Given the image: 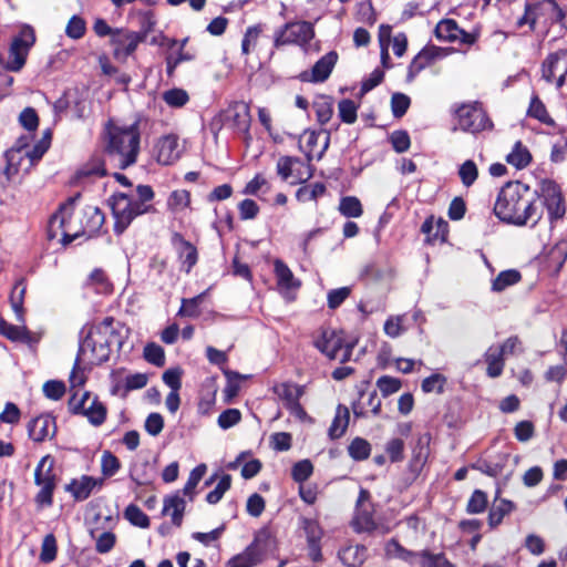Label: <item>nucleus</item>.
<instances>
[{"label": "nucleus", "instance_id": "f257e3e1", "mask_svg": "<svg viewBox=\"0 0 567 567\" xmlns=\"http://www.w3.org/2000/svg\"><path fill=\"white\" fill-rule=\"evenodd\" d=\"M114 319L104 318L99 324L84 327L87 329L85 338L81 341L79 351L69 377L72 389L84 385L86 381L85 365H99L106 362L111 354V343L114 337Z\"/></svg>", "mask_w": 567, "mask_h": 567}, {"label": "nucleus", "instance_id": "f03ea898", "mask_svg": "<svg viewBox=\"0 0 567 567\" xmlns=\"http://www.w3.org/2000/svg\"><path fill=\"white\" fill-rule=\"evenodd\" d=\"M494 213L507 224L530 227L536 226L543 216L530 187L520 182H508L501 188Z\"/></svg>", "mask_w": 567, "mask_h": 567}, {"label": "nucleus", "instance_id": "7ed1b4c3", "mask_svg": "<svg viewBox=\"0 0 567 567\" xmlns=\"http://www.w3.org/2000/svg\"><path fill=\"white\" fill-rule=\"evenodd\" d=\"M155 193L150 185H137L130 193H115L109 198V206L114 218V233L122 235L132 221L142 215L155 210L152 202Z\"/></svg>", "mask_w": 567, "mask_h": 567}, {"label": "nucleus", "instance_id": "20e7f679", "mask_svg": "<svg viewBox=\"0 0 567 567\" xmlns=\"http://www.w3.org/2000/svg\"><path fill=\"white\" fill-rule=\"evenodd\" d=\"M141 134L137 123L107 127L105 154L121 169L134 165L140 153Z\"/></svg>", "mask_w": 567, "mask_h": 567}, {"label": "nucleus", "instance_id": "39448f33", "mask_svg": "<svg viewBox=\"0 0 567 567\" xmlns=\"http://www.w3.org/2000/svg\"><path fill=\"white\" fill-rule=\"evenodd\" d=\"M34 484L40 487L34 501L39 507H49L53 503V493L58 484L54 473V458L51 455L43 456L34 471Z\"/></svg>", "mask_w": 567, "mask_h": 567}, {"label": "nucleus", "instance_id": "423d86ee", "mask_svg": "<svg viewBox=\"0 0 567 567\" xmlns=\"http://www.w3.org/2000/svg\"><path fill=\"white\" fill-rule=\"evenodd\" d=\"M539 204L544 210L546 208L550 226L563 219L566 214V202L560 186L550 179H545L540 184L538 193Z\"/></svg>", "mask_w": 567, "mask_h": 567}, {"label": "nucleus", "instance_id": "0eeeda50", "mask_svg": "<svg viewBox=\"0 0 567 567\" xmlns=\"http://www.w3.org/2000/svg\"><path fill=\"white\" fill-rule=\"evenodd\" d=\"M220 123L243 136L246 143L252 137L250 134L251 114L249 105L243 101L230 103L219 114Z\"/></svg>", "mask_w": 567, "mask_h": 567}, {"label": "nucleus", "instance_id": "6e6552de", "mask_svg": "<svg viewBox=\"0 0 567 567\" xmlns=\"http://www.w3.org/2000/svg\"><path fill=\"white\" fill-rule=\"evenodd\" d=\"M274 393L285 402L289 411V421L295 423H311L312 419L300 405L299 400L303 394V388L291 383L282 382L274 386Z\"/></svg>", "mask_w": 567, "mask_h": 567}, {"label": "nucleus", "instance_id": "1a4fd4ad", "mask_svg": "<svg viewBox=\"0 0 567 567\" xmlns=\"http://www.w3.org/2000/svg\"><path fill=\"white\" fill-rule=\"evenodd\" d=\"M69 409L73 414L86 416L93 425H101L107 413L104 403L90 392H84L80 398L74 392L69 400Z\"/></svg>", "mask_w": 567, "mask_h": 567}, {"label": "nucleus", "instance_id": "9d476101", "mask_svg": "<svg viewBox=\"0 0 567 567\" xmlns=\"http://www.w3.org/2000/svg\"><path fill=\"white\" fill-rule=\"evenodd\" d=\"M312 23L308 21L288 22L274 33V45L280 48L287 44L306 45L313 38Z\"/></svg>", "mask_w": 567, "mask_h": 567}, {"label": "nucleus", "instance_id": "9b49d317", "mask_svg": "<svg viewBox=\"0 0 567 567\" xmlns=\"http://www.w3.org/2000/svg\"><path fill=\"white\" fill-rule=\"evenodd\" d=\"M315 347L329 359H339L347 362L353 350V344H344L340 333L332 329H322L320 336L313 341Z\"/></svg>", "mask_w": 567, "mask_h": 567}, {"label": "nucleus", "instance_id": "f8f14e48", "mask_svg": "<svg viewBox=\"0 0 567 567\" xmlns=\"http://www.w3.org/2000/svg\"><path fill=\"white\" fill-rule=\"evenodd\" d=\"M455 113L457 116V125L464 132L476 134L493 125L486 112L477 102L462 104L457 107Z\"/></svg>", "mask_w": 567, "mask_h": 567}, {"label": "nucleus", "instance_id": "ddd939ff", "mask_svg": "<svg viewBox=\"0 0 567 567\" xmlns=\"http://www.w3.org/2000/svg\"><path fill=\"white\" fill-rule=\"evenodd\" d=\"M276 169L282 181L293 178L291 184L305 183L313 175V169L310 163H305L301 158L295 156L279 157Z\"/></svg>", "mask_w": 567, "mask_h": 567}, {"label": "nucleus", "instance_id": "4468645a", "mask_svg": "<svg viewBox=\"0 0 567 567\" xmlns=\"http://www.w3.org/2000/svg\"><path fill=\"white\" fill-rule=\"evenodd\" d=\"M83 219H81V228L79 230H75L73 234H70L69 231L63 233V239H61V243L63 246L70 245L72 241H74L76 238H79L82 235L87 234L89 237H92L95 235L101 227L103 226L105 221L104 214L102 210L96 206H87L82 212Z\"/></svg>", "mask_w": 567, "mask_h": 567}, {"label": "nucleus", "instance_id": "2eb2a0df", "mask_svg": "<svg viewBox=\"0 0 567 567\" xmlns=\"http://www.w3.org/2000/svg\"><path fill=\"white\" fill-rule=\"evenodd\" d=\"M543 79L559 89L567 83V49L550 53L542 65Z\"/></svg>", "mask_w": 567, "mask_h": 567}, {"label": "nucleus", "instance_id": "dca6fc26", "mask_svg": "<svg viewBox=\"0 0 567 567\" xmlns=\"http://www.w3.org/2000/svg\"><path fill=\"white\" fill-rule=\"evenodd\" d=\"M369 492L361 489L357 501L355 516L352 520L353 527L357 532L374 533L381 529V533H384L373 518L372 506L369 503Z\"/></svg>", "mask_w": 567, "mask_h": 567}, {"label": "nucleus", "instance_id": "f3484780", "mask_svg": "<svg viewBox=\"0 0 567 567\" xmlns=\"http://www.w3.org/2000/svg\"><path fill=\"white\" fill-rule=\"evenodd\" d=\"M110 42L113 47L114 59L124 62L136 51L138 44L142 43V40L135 31L116 29V32H114Z\"/></svg>", "mask_w": 567, "mask_h": 567}, {"label": "nucleus", "instance_id": "a211bd4d", "mask_svg": "<svg viewBox=\"0 0 567 567\" xmlns=\"http://www.w3.org/2000/svg\"><path fill=\"white\" fill-rule=\"evenodd\" d=\"M337 61H338L337 52L330 51L315 63L311 71H305V72L300 73L299 78L303 82H312V83L324 82L330 76Z\"/></svg>", "mask_w": 567, "mask_h": 567}, {"label": "nucleus", "instance_id": "6ab92c4d", "mask_svg": "<svg viewBox=\"0 0 567 567\" xmlns=\"http://www.w3.org/2000/svg\"><path fill=\"white\" fill-rule=\"evenodd\" d=\"M76 197L69 198L66 203L60 205L59 209L51 215L48 221L47 237L49 240H53L59 235H63L64 231H69L70 226L68 219L72 215V206L74 205Z\"/></svg>", "mask_w": 567, "mask_h": 567}, {"label": "nucleus", "instance_id": "aec40b11", "mask_svg": "<svg viewBox=\"0 0 567 567\" xmlns=\"http://www.w3.org/2000/svg\"><path fill=\"white\" fill-rule=\"evenodd\" d=\"M157 162L163 165H171L179 157L182 150L179 147L178 137L174 134L163 136L156 144Z\"/></svg>", "mask_w": 567, "mask_h": 567}, {"label": "nucleus", "instance_id": "412c9836", "mask_svg": "<svg viewBox=\"0 0 567 567\" xmlns=\"http://www.w3.org/2000/svg\"><path fill=\"white\" fill-rule=\"evenodd\" d=\"M440 56L441 50L435 47L422 49L409 65L406 81L412 82L422 70L430 66Z\"/></svg>", "mask_w": 567, "mask_h": 567}, {"label": "nucleus", "instance_id": "4be33fe9", "mask_svg": "<svg viewBox=\"0 0 567 567\" xmlns=\"http://www.w3.org/2000/svg\"><path fill=\"white\" fill-rule=\"evenodd\" d=\"M261 560L260 536L240 554L228 560L226 567H254Z\"/></svg>", "mask_w": 567, "mask_h": 567}, {"label": "nucleus", "instance_id": "5701e85b", "mask_svg": "<svg viewBox=\"0 0 567 567\" xmlns=\"http://www.w3.org/2000/svg\"><path fill=\"white\" fill-rule=\"evenodd\" d=\"M381 406V401L377 395V392L361 393L358 402L353 403L352 412L354 415V422L360 419H367L368 414H377Z\"/></svg>", "mask_w": 567, "mask_h": 567}, {"label": "nucleus", "instance_id": "b1692460", "mask_svg": "<svg viewBox=\"0 0 567 567\" xmlns=\"http://www.w3.org/2000/svg\"><path fill=\"white\" fill-rule=\"evenodd\" d=\"M274 272L280 292L296 290L301 286V282L295 278L290 268L281 259L274 261Z\"/></svg>", "mask_w": 567, "mask_h": 567}, {"label": "nucleus", "instance_id": "393cba45", "mask_svg": "<svg viewBox=\"0 0 567 567\" xmlns=\"http://www.w3.org/2000/svg\"><path fill=\"white\" fill-rule=\"evenodd\" d=\"M102 484V478L97 480L83 475L80 480H73L66 486V491H69L76 501H84L89 498L94 487L101 486Z\"/></svg>", "mask_w": 567, "mask_h": 567}, {"label": "nucleus", "instance_id": "a878e982", "mask_svg": "<svg viewBox=\"0 0 567 567\" xmlns=\"http://www.w3.org/2000/svg\"><path fill=\"white\" fill-rule=\"evenodd\" d=\"M339 559L347 567H360L367 559V548L359 544L343 546L338 553Z\"/></svg>", "mask_w": 567, "mask_h": 567}, {"label": "nucleus", "instance_id": "bb28decb", "mask_svg": "<svg viewBox=\"0 0 567 567\" xmlns=\"http://www.w3.org/2000/svg\"><path fill=\"white\" fill-rule=\"evenodd\" d=\"M320 136H323V144H322L321 150L316 155L318 159H320L322 157V155L324 154V152L327 151V148L329 146L330 132L327 130H321L318 132L317 131H306L305 132V137H306L305 152H306L307 159L309 163L315 157V155H313L315 147L317 146Z\"/></svg>", "mask_w": 567, "mask_h": 567}, {"label": "nucleus", "instance_id": "cd10ccee", "mask_svg": "<svg viewBox=\"0 0 567 567\" xmlns=\"http://www.w3.org/2000/svg\"><path fill=\"white\" fill-rule=\"evenodd\" d=\"M175 241L178 244V256L182 260V265L185 271L189 272L197 262V249L192 243L184 239L183 236L178 234L175 235Z\"/></svg>", "mask_w": 567, "mask_h": 567}, {"label": "nucleus", "instance_id": "c85d7f7f", "mask_svg": "<svg viewBox=\"0 0 567 567\" xmlns=\"http://www.w3.org/2000/svg\"><path fill=\"white\" fill-rule=\"evenodd\" d=\"M185 501L178 495H174L165 498L163 515H169L175 526L179 527L183 522V515L185 511Z\"/></svg>", "mask_w": 567, "mask_h": 567}, {"label": "nucleus", "instance_id": "c756f323", "mask_svg": "<svg viewBox=\"0 0 567 567\" xmlns=\"http://www.w3.org/2000/svg\"><path fill=\"white\" fill-rule=\"evenodd\" d=\"M540 11H546L544 0H537L536 2H526L525 12L523 17H520L516 22L517 27L522 28L527 24L529 31H533L535 29L536 20Z\"/></svg>", "mask_w": 567, "mask_h": 567}, {"label": "nucleus", "instance_id": "7c9ffc66", "mask_svg": "<svg viewBox=\"0 0 567 567\" xmlns=\"http://www.w3.org/2000/svg\"><path fill=\"white\" fill-rule=\"evenodd\" d=\"M506 161L517 169H522L532 162V154L520 141H517L512 152L506 156Z\"/></svg>", "mask_w": 567, "mask_h": 567}, {"label": "nucleus", "instance_id": "2f4dec72", "mask_svg": "<svg viewBox=\"0 0 567 567\" xmlns=\"http://www.w3.org/2000/svg\"><path fill=\"white\" fill-rule=\"evenodd\" d=\"M485 361L487 363L486 373L489 378H498L504 370V357L497 351L495 346H491L485 354Z\"/></svg>", "mask_w": 567, "mask_h": 567}, {"label": "nucleus", "instance_id": "473e14b6", "mask_svg": "<svg viewBox=\"0 0 567 567\" xmlns=\"http://www.w3.org/2000/svg\"><path fill=\"white\" fill-rule=\"evenodd\" d=\"M312 107L315 110L317 121L324 125L327 124L333 114V102L330 96L327 95H320L318 96L312 104Z\"/></svg>", "mask_w": 567, "mask_h": 567}, {"label": "nucleus", "instance_id": "72a5a7b5", "mask_svg": "<svg viewBox=\"0 0 567 567\" xmlns=\"http://www.w3.org/2000/svg\"><path fill=\"white\" fill-rule=\"evenodd\" d=\"M458 33H461V28L453 19H443L435 28L436 38L447 42H456Z\"/></svg>", "mask_w": 567, "mask_h": 567}, {"label": "nucleus", "instance_id": "f704fd0d", "mask_svg": "<svg viewBox=\"0 0 567 567\" xmlns=\"http://www.w3.org/2000/svg\"><path fill=\"white\" fill-rule=\"evenodd\" d=\"M522 279L519 271L515 269H508L501 271L498 276L492 282V290L495 292H502L506 288L516 285Z\"/></svg>", "mask_w": 567, "mask_h": 567}, {"label": "nucleus", "instance_id": "c9c22d12", "mask_svg": "<svg viewBox=\"0 0 567 567\" xmlns=\"http://www.w3.org/2000/svg\"><path fill=\"white\" fill-rule=\"evenodd\" d=\"M385 555L389 558H398L408 563H413L419 558V553L405 549L396 539H391L385 544Z\"/></svg>", "mask_w": 567, "mask_h": 567}, {"label": "nucleus", "instance_id": "e433bc0d", "mask_svg": "<svg viewBox=\"0 0 567 567\" xmlns=\"http://www.w3.org/2000/svg\"><path fill=\"white\" fill-rule=\"evenodd\" d=\"M25 295V284L23 279H20L13 287L10 295V302L12 310L16 313L17 320L23 322V300Z\"/></svg>", "mask_w": 567, "mask_h": 567}, {"label": "nucleus", "instance_id": "4c0bfd02", "mask_svg": "<svg viewBox=\"0 0 567 567\" xmlns=\"http://www.w3.org/2000/svg\"><path fill=\"white\" fill-rule=\"evenodd\" d=\"M514 508L515 505L507 499H501L498 503H494L488 514L489 526L493 528L498 526L502 523L503 518L506 515H508Z\"/></svg>", "mask_w": 567, "mask_h": 567}, {"label": "nucleus", "instance_id": "58836bf2", "mask_svg": "<svg viewBox=\"0 0 567 567\" xmlns=\"http://www.w3.org/2000/svg\"><path fill=\"white\" fill-rule=\"evenodd\" d=\"M527 115L538 120L543 124L554 125L555 122L547 112L545 104L542 102L537 94H534L530 99V103L527 110Z\"/></svg>", "mask_w": 567, "mask_h": 567}, {"label": "nucleus", "instance_id": "ea45409f", "mask_svg": "<svg viewBox=\"0 0 567 567\" xmlns=\"http://www.w3.org/2000/svg\"><path fill=\"white\" fill-rule=\"evenodd\" d=\"M339 212L347 218H359L363 214V207L358 197L344 196L340 199Z\"/></svg>", "mask_w": 567, "mask_h": 567}, {"label": "nucleus", "instance_id": "a19ab883", "mask_svg": "<svg viewBox=\"0 0 567 567\" xmlns=\"http://www.w3.org/2000/svg\"><path fill=\"white\" fill-rule=\"evenodd\" d=\"M28 52L25 49H21L17 43L11 42L9 49L10 60L7 62L4 69L12 72L20 71L25 64Z\"/></svg>", "mask_w": 567, "mask_h": 567}, {"label": "nucleus", "instance_id": "79ce46f5", "mask_svg": "<svg viewBox=\"0 0 567 567\" xmlns=\"http://www.w3.org/2000/svg\"><path fill=\"white\" fill-rule=\"evenodd\" d=\"M190 204V194L186 189H176L167 198V208L172 213H179Z\"/></svg>", "mask_w": 567, "mask_h": 567}, {"label": "nucleus", "instance_id": "37998d69", "mask_svg": "<svg viewBox=\"0 0 567 567\" xmlns=\"http://www.w3.org/2000/svg\"><path fill=\"white\" fill-rule=\"evenodd\" d=\"M51 138L52 134L50 130H47L43 133L42 138L32 147V150L24 151V155L25 157H29L31 164L42 158L50 147Z\"/></svg>", "mask_w": 567, "mask_h": 567}, {"label": "nucleus", "instance_id": "c03bdc74", "mask_svg": "<svg viewBox=\"0 0 567 567\" xmlns=\"http://www.w3.org/2000/svg\"><path fill=\"white\" fill-rule=\"evenodd\" d=\"M0 334L11 341H25L28 339V330L25 327L11 324L4 319L0 321Z\"/></svg>", "mask_w": 567, "mask_h": 567}, {"label": "nucleus", "instance_id": "a18cd8bd", "mask_svg": "<svg viewBox=\"0 0 567 567\" xmlns=\"http://www.w3.org/2000/svg\"><path fill=\"white\" fill-rule=\"evenodd\" d=\"M27 144H21L18 148H12L6 153L7 157V167H6V174L8 178H11L12 175L17 174L19 172V164L20 161L25 156L24 155V147Z\"/></svg>", "mask_w": 567, "mask_h": 567}, {"label": "nucleus", "instance_id": "49530a36", "mask_svg": "<svg viewBox=\"0 0 567 567\" xmlns=\"http://www.w3.org/2000/svg\"><path fill=\"white\" fill-rule=\"evenodd\" d=\"M262 32V25L256 24L248 27L243 41H241V52L243 54L247 55L249 54L257 45L258 38Z\"/></svg>", "mask_w": 567, "mask_h": 567}, {"label": "nucleus", "instance_id": "de8ad7c7", "mask_svg": "<svg viewBox=\"0 0 567 567\" xmlns=\"http://www.w3.org/2000/svg\"><path fill=\"white\" fill-rule=\"evenodd\" d=\"M326 192V186L323 183H315L309 186L300 187L296 197L299 202H309L316 200L318 197L322 196Z\"/></svg>", "mask_w": 567, "mask_h": 567}, {"label": "nucleus", "instance_id": "09e8293b", "mask_svg": "<svg viewBox=\"0 0 567 567\" xmlns=\"http://www.w3.org/2000/svg\"><path fill=\"white\" fill-rule=\"evenodd\" d=\"M204 293H200L194 298L182 299V307L178 310V316L196 318L199 316V305L203 302Z\"/></svg>", "mask_w": 567, "mask_h": 567}, {"label": "nucleus", "instance_id": "8fccbe9b", "mask_svg": "<svg viewBox=\"0 0 567 567\" xmlns=\"http://www.w3.org/2000/svg\"><path fill=\"white\" fill-rule=\"evenodd\" d=\"M458 176L465 187L472 186L478 177V169L472 159L465 161L458 168Z\"/></svg>", "mask_w": 567, "mask_h": 567}, {"label": "nucleus", "instance_id": "3c124183", "mask_svg": "<svg viewBox=\"0 0 567 567\" xmlns=\"http://www.w3.org/2000/svg\"><path fill=\"white\" fill-rule=\"evenodd\" d=\"M349 454L353 460L363 461L369 457L371 452L370 443L361 437L354 439L349 445Z\"/></svg>", "mask_w": 567, "mask_h": 567}, {"label": "nucleus", "instance_id": "603ef678", "mask_svg": "<svg viewBox=\"0 0 567 567\" xmlns=\"http://www.w3.org/2000/svg\"><path fill=\"white\" fill-rule=\"evenodd\" d=\"M56 539L53 534H48L43 540L40 553V560L44 564L53 561L56 557Z\"/></svg>", "mask_w": 567, "mask_h": 567}, {"label": "nucleus", "instance_id": "864d4df0", "mask_svg": "<svg viewBox=\"0 0 567 567\" xmlns=\"http://www.w3.org/2000/svg\"><path fill=\"white\" fill-rule=\"evenodd\" d=\"M231 485V476L229 474H224L215 488L209 492L206 496V501L209 504H217L224 496V494L230 488Z\"/></svg>", "mask_w": 567, "mask_h": 567}, {"label": "nucleus", "instance_id": "5fc2aeb1", "mask_svg": "<svg viewBox=\"0 0 567 567\" xmlns=\"http://www.w3.org/2000/svg\"><path fill=\"white\" fill-rule=\"evenodd\" d=\"M163 100L172 107H182L189 101V96L183 89H171L163 93Z\"/></svg>", "mask_w": 567, "mask_h": 567}, {"label": "nucleus", "instance_id": "6e6d98bb", "mask_svg": "<svg viewBox=\"0 0 567 567\" xmlns=\"http://www.w3.org/2000/svg\"><path fill=\"white\" fill-rule=\"evenodd\" d=\"M207 471L206 464H199L197 465L189 474V477L184 486V495L189 496V498H193L194 491L203 476L205 475Z\"/></svg>", "mask_w": 567, "mask_h": 567}, {"label": "nucleus", "instance_id": "4d7b16f0", "mask_svg": "<svg viewBox=\"0 0 567 567\" xmlns=\"http://www.w3.org/2000/svg\"><path fill=\"white\" fill-rule=\"evenodd\" d=\"M421 567H453V565L442 554H430L422 551L419 555Z\"/></svg>", "mask_w": 567, "mask_h": 567}, {"label": "nucleus", "instance_id": "13d9d810", "mask_svg": "<svg viewBox=\"0 0 567 567\" xmlns=\"http://www.w3.org/2000/svg\"><path fill=\"white\" fill-rule=\"evenodd\" d=\"M124 514L125 518L135 526L145 528L150 525L147 515L137 505H128Z\"/></svg>", "mask_w": 567, "mask_h": 567}, {"label": "nucleus", "instance_id": "bf43d9fd", "mask_svg": "<svg viewBox=\"0 0 567 567\" xmlns=\"http://www.w3.org/2000/svg\"><path fill=\"white\" fill-rule=\"evenodd\" d=\"M301 525L307 535L309 546H315L316 544H318L322 536V530L318 522L311 518L303 517L301 519Z\"/></svg>", "mask_w": 567, "mask_h": 567}, {"label": "nucleus", "instance_id": "052dcab7", "mask_svg": "<svg viewBox=\"0 0 567 567\" xmlns=\"http://www.w3.org/2000/svg\"><path fill=\"white\" fill-rule=\"evenodd\" d=\"M86 31V22L83 18L80 16H72L69 20L66 28H65V34L74 40L81 39Z\"/></svg>", "mask_w": 567, "mask_h": 567}, {"label": "nucleus", "instance_id": "680f3d73", "mask_svg": "<svg viewBox=\"0 0 567 567\" xmlns=\"http://www.w3.org/2000/svg\"><path fill=\"white\" fill-rule=\"evenodd\" d=\"M486 506L487 495L481 489H475L467 502L466 511L470 514H480L486 509Z\"/></svg>", "mask_w": 567, "mask_h": 567}, {"label": "nucleus", "instance_id": "e2e57ef3", "mask_svg": "<svg viewBox=\"0 0 567 567\" xmlns=\"http://www.w3.org/2000/svg\"><path fill=\"white\" fill-rule=\"evenodd\" d=\"M89 284L101 293H107L112 290V285L102 269H94L90 274Z\"/></svg>", "mask_w": 567, "mask_h": 567}, {"label": "nucleus", "instance_id": "0e129e2a", "mask_svg": "<svg viewBox=\"0 0 567 567\" xmlns=\"http://www.w3.org/2000/svg\"><path fill=\"white\" fill-rule=\"evenodd\" d=\"M144 358L147 362L163 367L165 364L164 349L156 343H148L144 348Z\"/></svg>", "mask_w": 567, "mask_h": 567}, {"label": "nucleus", "instance_id": "69168bd1", "mask_svg": "<svg viewBox=\"0 0 567 567\" xmlns=\"http://www.w3.org/2000/svg\"><path fill=\"white\" fill-rule=\"evenodd\" d=\"M446 378L440 373H434L422 381L421 388L425 393H443Z\"/></svg>", "mask_w": 567, "mask_h": 567}, {"label": "nucleus", "instance_id": "338daca9", "mask_svg": "<svg viewBox=\"0 0 567 567\" xmlns=\"http://www.w3.org/2000/svg\"><path fill=\"white\" fill-rule=\"evenodd\" d=\"M121 463L118 458L109 451H104L101 458L102 474L106 477H111L116 474L120 470Z\"/></svg>", "mask_w": 567, "mask_h": 567}, {"label": "nucleus", "instance_id": "774afa93", "mask_svg": "<svg viewBox=\"0 0 567 567\" xmlns=\"http://www.w3.org/2000/svg\"><path fill=\"white\" fill-rule=\"evenodd\" d=\"M546 11H550L551 18L563 28L567 29V6L561 8L555 0H544Z\"/></svg>", "mask_w": 567, "mask_h": 567}]
</instances>
